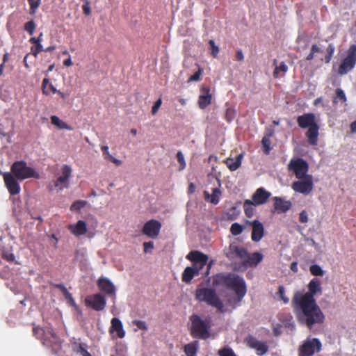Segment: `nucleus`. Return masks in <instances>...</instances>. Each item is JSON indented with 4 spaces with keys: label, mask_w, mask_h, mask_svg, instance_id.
Here are the masks:
<instances>
[{
    "label": "nucleus",
    "mask_w": 356,
    "mask_h": 356,
    "mask_svg": "<svg viewBox=\"0 0 356 356\" xmlns=\"http://www.w3.org/2000/svg\"><path fill=\"white\" fill-rule=\"evenodd\" d=\"M35 29V24L33 20H31L25 24L24 29L30 34L33 35Z\"/></svg>",
    "instance_id": "nucleus-41"
},
{
    "label": "nucleus",
    "mask_w": 356,
    "mask_h": 356,
    "mask_svg": "<svg viewBox=\"0 0 356 356\" xmlns=\"http://www.w3.org/2000/svg\"><path fill=\"white\" fill-rule=\"evenodd\" d=\"M110 333H116L118 337L122 339L125 337V331L121 321L118 318H113L111 322Z\"/></svg>",
    "instance_id": "nucleus-19"
},
{
    "label": "nucleus",
    "mask_w": 356,
    "mask_h": 356,
    "mask_svg": "<svg viewBox=\"0 0 356 356\" xmlns=\"http://www.w3.org/2000/svg\"><path fill=\"white\" fill-rule=\"evenodd\" d=\"M3 176L6 186L10 195L18 194L20 192V186L17 181V178L10 172H4Z\"/></svg>",
    "instance_id": "nucleus-13"
},
{
    "label": "nucleus",
    "mask_w": 356,
    "mask_h": 356,
    "mask_svg": "<svg viewBox=\"0 0 356 356\" xmlns=\"http://www.w3.org/2000/svg\"><path fill=\"white\" fill-rule=\"evenodd\" d=\"M68 180L62 176H60L56 181H54V187L59 188V190H63L65 187L67 186Z\"/></svg>",
    "instance_id": "nucleus-33"
},
{
    "label": "nucleus",
    "mask_w": 356,
    "mask_h": 356,
    "mask_svg": "<svg viewBox=\"0 0 356 356\" xmlns=\"http://www.w3.org/2000/svg\"><path fill=\"white\" fill-rule=\"evenodd\" d=\"M271 193L264 188H258L252 195V201L260 205L266 202Z\"/></svg>",
    "instance_id": "nucleus-17"
},
{
    "label": "nucleus",
    "mask_w": 356,
    "mask_h": 356,
    "mask_svg": "<svg viewBox=\"0 0 356 356\" xmlns=\"http://www.w3.org/2000/svg\"><path fill=\"white\" fill-rule=\"evenodd\" d=\"M334 51H335L334 45L333 44H330L326 49L327 54H329L330 56H333Z\"/></svg>",
    "instance_id": "nucleus-56"
},
{
    "label": "nucleus",
    "mask_w": 356,
    "mask_h": 356,
    "mask_svg": "<svg viewBox=\"0 0 356 356\" xmlns=\"http://www.w3.org/2000/svg\"><path fill=\"white\" fill-rule=\"evenodd\" d=\"M350 130L353 133H356V120L350 124Z\"/></svg>",
    "instance_id": "nucleus-61"
},
{
    "label": "nucleus",
    "mask_w": 356,
    "mask_h": 356,
    "mask_svg": "<svg viewBox=\"0 0 356 356\" xmlns=\"http://www.w3.org/2000/svg\"><path fill=\"white\" fill-rule=\"evenodd\" d=\"M309 291L305 294L296 293L293 302L298 319L311 327L314 324L322 323L324 316L313 297L315 293L321 291L319 282L315 280H312L309 284Z\"/></svg>",
    "instance_id": "nucleus-1"
},
{
    "label": "nucleus",
    "mask_w": 356,
    "mask_h": 356,
    "mask_svg": "<svg viewBox=\"0 0 356 356\" xmlns=\"http://www.w3.org/2000/svg\"><path fill=\"white\" fill-rule=\"evenodd\" d=\"M236 58L238 61H243L244 59L243 54L241 49L238 50L236 54Z\"/></svg>",
    "instance_id": "nucleus-57"
},
{
    "label": "nucleus",
    "mask_w": 356,
    "mask_h": 356,
    "mask_svg": "<svg viewBox=\"0 0 356 356\" xmlns=\"http://www.w3.org/2000/svg\"><path fill=\"white\" fill-rule=\"evenodd\" d=\"M321 343L318 339H307L300 347V356H311L320 351Z\"/></svg>",
    "instance_id": "nucleus-10"
},
{
    "label": "nucleus",
    "mask_w": 356,
    "mask_h": 356,
    "mask_svg": "<svg viewBox=\"0 0 356 356\" xmlns=\"http://www.w3.org/2000/svg\"><path fill=\"white\" fill-rule=\"evenodd\" d=\"M243 157V154H240L237 155L236 158H228L225 161V163L230 170L234 171L237 170L241 165Z\"/></svg>",
    "instance_id": "nucleus-22"
},
{
    "label": "nucleus",
    "mask_w": 356,
    "mask_h": 356,
    "mask_svg": "<svg viewBox=\"0 0 356 356\" xmlns=\"http://www.w3.org/2000/svg\"><path fill=\"white\" fill-rule=\"evenodd\" d=\"M132 323L134 325H136L137 326L138 329L143 330L144 331H146L148 329L147 325L146 324V323L145 321L135 320L132 322Z\"/></svg>",
    "instance_id": "nucleus-44"
},
{
    "label": "nucleus",
    "mask_w": 356,
    "mask_h": 356,
    "mask_svg": "<svg viewBox=\"0 0 356 356\" xmlns=\"http://www.w3.org/2000/svg\"><path fill=\"white\" fill-rule=\"evenodd\" d=\"M177 159L178 163H179V170H184L186 168V162L184 159V156L181 151H179L177 153Z\"/></svg>",
    "instance_id": "nucleus-40"
},
{
    "label": "nucleus",
    "mask_w": 356,
    "mask_h": 356,
    "mask_svg": "<svg viewBox=\"0 0 356 356\" xmlns=\"http://www.w3.org/2000/svg\"><path fill=\"white\" fill-rule=\"evenodd\" d=\"M49 84H50L49 80L48 79L45 78L43 79L42 87V92L45 95L49 94V90H47V86H49Z\"/></svg>",
    "instance_id": "nucleus-52"
},
{
    "label": "nucleus",
    "mask_w": 356,
    "mask_h": 356,
    "mask_svg": "<svg viewBox=\"0 0 356 356\" xmlns=\"http://www.w3.org/2000/svg\"><path fill=\"white\" fill-rule=\"evenodd\" d=\"M98 286L99 289L109 296H115V286L113 283L108 279L101 277L98 280Z\"/></svg>",
    "instance_id": "nucleus-18"
},
{
    "label": "nucleus",
    "mask_w": 356,
    "mask_h": 356,
    "mask_svg": "<svg viewBox=\"0 0 356 356\" xmlns=\"http://www.w3.org/2000/svg\"><path fill=\"white\" fill-rule=\"evenodd\" d=\"M243 228L240 224H232L230 231L234 235H238L241 234Z\"/></svg>",
    "instance_id": "nucleus-43"
},
{
    "label": "nucleus",
    "mask_w": 356,
    "mask_h": 356,
    "mask_svg": "<svg viewBox=\"0 0 356 356\" xmlns=\"http://www.w3.org/2000/svg\"><path fill=\"white\" fill-rule=\"evenodd\" d=\"M160 229V224H145L143 232L149 237L156 238L159 234Z\"/></svg>",
    "instance_id": "nucleus-21"
},
{
    "label": "nucleus",
    "mask_w": 356,
    "mask_h": 356,
    "mask_svg": "<svg viewBox=\"0 0 356 356\" xmlns=\"http://www.w3.org/2000/svg\"><path fill=\"white\" fill-rule=\"evenodd\" d=\"M225 254L230 259L239 261L243 264H244L245 260H247L248 258L246 250L235 243H230L229 248L225 250Z\"/></svg>",
    "instance_id": "nucleus-9"
},
{
    "label": "nucleus",
    "mask_w": 356,
    "mask_h": 356,
    "mask_svg": "<svg viewBox=\"0 0 356 356\" xmlns=\"http://www.w3.org/2000/svg\"><path fill=\"white\" fill-rule=\"evenodd\" d=\"M190 320L191 322V332L194 337L202 339L209 337L210 325L207 319H202L197 315H193Z\"/></svg>",
    "instance_id": "nucleus-5"
},
{
    "label": "nucleus",
    "mask_w": 356,
    "mask_h": 356,
    "mask_svg": "<svg viewBox=\"0 0 356 356\" xmlns=\"http://www.w3.org/2000/svg\"><path fill=\"white\" fill-rule=\"evenodd\" d=\"M195 297L198 300L205 302L221 312L225 311V305L212 289L200 286L196 290Z\"/></svg>",
    "instance_id": "nucleus-3"
},
{
    "label": "nucleus",
    "mask_w": 356,
    "mask_h": 356,
    "mask_svg": "<svg viewBox=\"0 0 356 356\" xmlns=\"http://www.w3.org/2000/svg\"><path fill=\"white\" fill-rule=\"evenodd\" d=\"M288 168L295 173L296 178L298 179H302L307 176H310L307 175L309 168L308 163L303 159H292L289 163Z\"/></svg>",
    "instance_id": "nucleus-8"
},
{
    "label": "nucleus",
    "mask_w": 356,
    "mask_h": 356,
    "mask_svg": "<svg viewBox=\"0 0 356 356\" xmlns=\"http://www.w3.org/2000/svg\"><path fill=\"white\" fill-rule=\"evenodd\" d=\"M201 74H202V70L200 68L197 72H195L189 78L188 81H199Z\"/></svg>",
    "instance_id": "nucleus-51"
},
{
    "label": "nucleus",
    "mask_w": 356,
    "mask_h": 356,
    "mask_svg": "<svg viewBox=\"0 0 356 356\" xmlns=\"http://www.w3.org/2000/svg\"><path fill=\"white\" fill-rule=\"evenodd\" d=\"M310 271L314 275L316 276H323L324 275V271L318 265H312L310 266Z\"/></svg>",
    "instance_id": "nucleus-38"
},
{
    "label": "nucleus",
    "mask_w": 356,
    "mask_h": 356,
    "mask_svg": "<svg viewBox=\"0 0 356 356\" xmlns=\"http://www.w3.org/2000/svg\"><path fill=\"white\" fill-rule=\"evenodd\" d=\"M209 44H210L211 48V54L213 56H216L219 52L218 47L215 44V42L213 40H210Z\"/></svg>",
    "instance_id": "nucleus-48"
},
{
    "label": "nucleus",
    "mask_w": 356,
    "mask_h": 356,
    "mask_svg": "<svg viewBox=\"0 0 356 356\" xmlns=\"http://www.w3.org/2000/svg\"><path fill=\"white\" fill-rule=\"evenodd\" d=\"M220 356H236L229 348H225L219 351Z\"/></svg>",
    "instance_id": "nucleus-45"
},
{
    "label": "nucleus",
    "mask_w": 356,
    "mask_h": 356,
    "mask_svg": "<svg viewBox=\"0 0 356 356\" xmlns=\"http://www.w3.org/2000/svg\"><path fill=\"white\" fill-rule=\"evenodd\" d=\"M246 343L248 347L256 350L257 355L262 356L268 351V346L266 342L259 341L253 337H248L246 339Z\"/></svg>",
    "instance_id": "nucleus-15"
},
{
    "label": "nucleus",
    "mask_w": 356,
    "mask_h": 356,
    "mask_svg": "<svg viewBox=\"0 0 356 356\" xmlns=\"http://www.w3.org/2000/svg\"><path fill=\"white\" fill-rule=\"evenodd\" d=\"M162 104V100L161 98L158 99L154 104L152 108V113L153 115H155L156 112L158 111L159 108H160L161 105Z\"/></svg>",
    "instance_id": "nucleus-49"
},
{
    "label": "nucleus",
    "mask_w": 356,
    "mask_h": 356,
    "mask_svg": "<svg viewBox=\"0 0 356 356\" xmlns=\"http://www.w3.org/2000/svg\"><path fill=\"white\" fill-rule=\"evenodd\" d=\"M257 206H258V204H256V203L252 202L251 200H246L244 202L243 209L245 216L248 218H250L254 216Z\"/></svg>",
    "instance_id": "nucleus-25"
},
{
    "label": "nucleus",
    "mask_w": 356,
    "mask_h": 356,
    "mask_svg": "<svg viewBox=\"0 0 356 356\" xmlns=\"http://www.w3.org/2000/svg\"><path fill=\"white\" fill-rule=\"evenodd\" d=\"M356 64V44H352L349 47L347 56L341 61L338 73L340 75H345L350 72L355 66Z\"/></svg>",
    "instance_id": "nucleus-7"
},
{
    "label": "nucleus",
    "mask_w": 356,
    "mask_h": 356,
    "mask_svg": "<svg viewBox=\"0 0 356 356\" xmlns=\"http://www.w3.org/2000/svg\"><path fill=\"white\" fill-rule=\"evenodd\" d=\"M347 99L344 91L341 88H337L335 90V96L333 99L334 104H337L339 101L346 103Z\"/></svg>",
    "instance_id": "nucleus-30"
},
{
    "label": "nucleus",
    "mask_w": 356,
    "mask_h": 356,
    "mask_svg": "<svg viewBox=\"0 0 356 356\" xmlns=\"http://www.w3.org/2000/svg\"><path fill=\"white\" fill-rule=\"evenodd\" d=\"M85 302L87 306L91 307L95 310L101 311L105 307L106 300L101 294H95L86 298Z\"/></svg>",
    "instance_id": "nucleus-14"
},
{
    "label": "nucleus",
    "mask_w": 356,
    "mask_h": 356,
    "mask_svg": "<svg viewBox=\"0 0 356 356\" xmlns=\"http://www.w3.org/2000/svg\"><path fill=\"white\" fill-rule=\"evenodd\" d=\"M277 298L282 300L284 303H288L289 300L284 295V289L283 286H279L278 292L277 293Z\"/></svg>",
    "instance_id": "nucleus-39"
},
{
    "label": "nucleus",
    "mask_w": 356,
    "mask_h": 356,
    "mask_svg": "<svg viewBox=\"0 0 356 356\" xmlns=\"http://www.w3.org/2000/svg\"><path fill=\"white\" fill-rule=\"evenodd\" d=\"M10 173L19 180H24L30 177H39V175L32 168L29 167L24 161L14 162L11 166Z\"/></svg>",
    "instance_id": "nucleus-6"
},
{
    "label": "nucleus",
    "mask_w": 356,
    "mask_h": 356,
    "mask_svg": "<svg viewBox=\"0 0 356 356\" xmlns=\"http://www.w3.org/2000/svg\"><path fill=\"white\" fill-rule=\"evenodd\" d=\"M101 149L103 152L104 159H107V160H110L113 156L111 154H110V153L108 152V147L106 145H103V146H102Z\"/></svg>",
    "instance_id": "nucleus-50"
},
{
    "label": "nucleus",
    "mask_w": 356,
    "mask_h": 356,
    "mask_svg": "<svg viewBox=\"0 0 356 356\" xmlns=\"http://www.w3.org/2000/svg\"><path fill=\"white\" fill-rule=\"evenodd\" d=\"M292 188L298 193L308 195L313 189V177L307 176L302 179L294 181Z\"/></svg>",
    "instance_id": "nucleus-12"
},
{
    "label": "nucleus",
    "mask_w": 356,
    "mask_h": 356,
    "mask_svg": "<svg viewBox=\"0 0 356 356\" xmlns=\"http://www.w3.org/2000/svg\"><path fill=\"white\" fill-rule=\"evenodd\" d=\"M109 161H111V162L115 163L116 165H120L122 164V161L120 160L114 158L113 156H112Z\"/></svg>",
    "instance_id": "nucleus-59"
},
{
    "label": "nucleus",
    "mask_w": 356,
    "mask_h": 356,
    "mask_svg": "<svg viewBox=\"0 0 356 356\" xmlns=\"http://www.w3.org/2000/svg\"><path fill=\"white\" fill-rule=\"evenodd\" d=\"M240 213V209L238 207L234 206L228 209L226 212L227 218L229 220H234Z\"/></svg>",
    "instance_id": "nucleus-31"
},
{
    "label": "nucleus",
    "mask_w": 356,
    "mask_h": 356,
    "mask_svg": "<svg viewBox=\"0 0 356 356\" xmlns=\"http://www.w3.org/2000/svg\"><path fill=\"white\" fill-rule=\"evenodd\" d=\"M4 257L8 261L14 260V255L11 253H6V254H4Z\"/></svg>",
    "instance_id": "nucleus-60"
},
{
    "label": "nucleus",
    "mask_w": 356,
    "mask_h": 356,
    "mask_svg": "<svg viewBox=\"0 0 356 356\" xmlns=\"http://www.w3.org/2000/svg\"><path fill=\"white\" fill-rule=\"evenodd\" d=\"M297 122L302 129H307L305 135L311 145H316L318 143L319 126L316 122L315 115L312 113H305L297 118Z\"/></svg>",
    "instance_id": "nucleus-2"
},
{
    "label": "nucleus",
    "mask_w": 356,
    "mask_h": 356,
    "mask_svg": "<svg viewBox=\"0 0 356 356\" xmlns=\"http://www.w3.org/2000/svg\"><path fill=\"white\" fill-rule=\"evenodd\" d=\"M308 220V215L305 211H302L300 213V222H307Z\"/></svg>",
    "instance_id": "nucleus-54"
},
{
    "label": "nucleus",
    "mask_w": 356,
    "mask_h": 356,
    "mask_svg": "<svg viewBox=\"0 0 356 356\" xmlns=\"http://www.w3.org/2000/svg\"><path fill=\"white\" fill-rule=\"evenodd\" d=\"M88 204V202L85 200H77L75 201L71 206V210L74 211H81L86 205Z\"/></svg>",
    "instance_id": "nucleus-35"
},
{
    "label": "nucleus",
    "mask_w": 356,
    "mask_h": 356,
    "mask_svg": "<svg viewBox=\"0 0 356 356\" xmlns=\"http://www.w3.org/2000/svg\"><path fill=\"white\" fill-rule=\"evenodd\" d=\"M184 350L188 356H193L196 352V342L186 345Z\"/></svg>",
    "instance_id": "nucleus-36"
},
{
    "label": "nucleus",
    "mask_w": 356,
    "mask_h": 356,
    "mask_svg": "<svg viewBox=\"0 0 356 356\" xmlns=\"http://www.w3.org/2000/svg\"><path fill=\"white\" fill-rule=\"evenodd\" d=\"M72 172V168L70 166L67 165H64L62 168V177L65 178L66 179H69Z\"/></svg>",
    "instance_id": "nucleus-42"
},
{
    "label": "nucleus",
    "mask_w": 356,
    "mask_h": 356,
    "mask_svg": "<svg viewBox=\"0 0 356 356\" xmlns=\"http://www.w3.org/2000/svg\"><path fill=\"white\" fill-rule=\"evenodd\" d=\"M273 200L274 201V209L277 213H285L289 210L292 206L291 201L286 200L283 197H274Z\"/></svg>",
    "instance_id": "nucleus-16"
},
{
    "label": "nucleus",
    "mask_w": 356,
    "mask_h": 356,
    "mask_svg": "<svg viewBox=\"0 0 356 356\" xmlns=\"http://www.w3.org/2000/svg\"><path fill=\"white\" fill-rule=\"evenodd\" d=\"M69 229L76 236L83 234L86 232V224H70Z\"/></svg>",
    "instance_id": "nucleus-28"
},
{
    "label": "nucleus",
    "mask_w": 356,
    "mask_h": 356,
    "mask_svg": "<svg viewBox=\"0 0 356 356\" xmlns=\"http://www.w3.org/2000/svg\"><path fill=\"white\" fill-rule=\"evenodd\" d=\"M227 284L229 285L235 291L234 298H227V305H234L240 302L246 293V287L244 280L238 276L229 275Z\"/></svg>",
    "instance_id": "nucleus-4"
},
{
    "label": "nucleus",
    "mask_w": 356,
    "mask_h": 356,
    "mask_svg": "<svg viewBox=\"0 0 356 356\" xmlns=\"http://www.w3.org/2000/svg\"><path fill=\"white\" fill-rule=\"evenodd\" d=\"M82 9H83V13L85 15H89L90 14L91 10L89 6V3L87 0H86V3L82 5Z\"/></svg>",
    "instance_id": "nucleus-53"
},
{
    "label": "nucleus",
    "mask_w": 356,
    "mask_h": 356,
    "mask_svg": "<svg viewBox=\"0 0 356 356\" xmlns=\"http://www.w3.org/2000/svg\"><path fill=\"white\" fill-rule=\"evenodd\" d=\"M60 288L65 296L67 303L72 305L76 310L78 309L77 305H76L72 295L67 291V290L63 286H60Z\"/></svg>",
    "instance_id": "nucleus-32"
},
{
    "label": "nucleus",
    "mask_w": 356,
    "mask_h": 356,
    "mask_svg": "<svg viewBox=\"0 0 356 356\" xmlns=\"http://www.w3.org/2000/svg\"><path fill=\"white\" fill-rule=\"evenodd\" d=\"M195 187L194 184L191 183L189 184V187H188V193H191V194L193 193L194 191H195Z\"/></svg>",
    "instance_id": "nucleus-64"
},
{
    "label": "nucleus",
    "mask_w": 356,
    "mask_h": 356,
    "mask_svg": "<svg viewBox=\"0 0 356 356\" xmlns=\"http://www.w3.org/2000/svg\"><path fill=\"white\" fill-rule=\"evenodd\" d=\"M311 51L314 53L322 52V50L320 47H318L316 44H313L311 47Z\"/></svg>",
    "instance_id": "nucleus-58"
},
{
    "label": "nucleus",
    "mask_w": 356,
    "mask_h": 356,
    "mask_svg": "<svg viewBox=\"0 0 356 356\" xmlns=\"http://www.w3.org/2000/svg\"><path fill=\"white\" fill-rule=\"evenodd\" d=\"M263 259V255L259 252H255L252 255L248 254L247 260H245V265L256 266Z\"/></svg>",
    "instance_id": "nucleus-27"
},
{
    "label": "nucleus",
    "mask_w": 356,
    "mask_h": 356,
    "mask_svg": "<svg viewBox=\"0 0 356 356\" xmlns=\"http://www.w3.org/2000/svg\"><path fill=\"white\" fill-rule=\"evenodd\" d=\"M76 351L79 353H80L81 355H82L83 356V353L85 352H88L86 350H85L83 347H81V346H79L77 348V349L76 350Z\"/></svg>",
    "instance_id": "nucleus-63"
},
{
    "label": "nucleus",
    "mask_w": 356,
    "mask_h": 356,
    "mask_svg": "<svg viewBox=\"0 0 356 356\" xmlns=\"http://www.w3.org/2000/svg\"><path fill=\"white\" fill-rule=\"evenodd\" d=\"M199 271L193 266L186 267L182 273V280L184 282H190L194 276L197 275Z\"/></svg>",
    "instance_id": "nucleus-24"
},
{
    "label": "nucleus",
    "mask_w": 356,
    "mask_h": 356,
    "mask_svg": "<svg viewBox=\"0 0 356 356\" xmlns=\"http://www.w3.org/2000/svg\"><path fill=\"white\" fill-rule=\"evenodd\" d=\"M186 258L193 263L192 266L199 272L207 264L209 260V257L200 251H191L186 255Z\"/></svg>",
    "instance_id": "nucleus-11"
},
{
    "label": "nucleus",
    "mask_w": 356,
    "mask_h": 356,
    "mask_svg": "<svg viewBox=\"0 0 356 356\" xmlns=\"http://www.w3.org/2000/svg\"><path fill=\"white\" fill-rule=\"evenodd\" d=\"M35 49L39 52L44 50L40 42L35 44Z\"/></svg>",
    "instance_id": "nucleus-62"
},
{
    "label": "nucleus",
    "mask_w": 356,
    "mask_h": 356,
    "mask_svg": "<svg viewBox=\"0 0 356 356\" xmlns=\"http://www.w3.org/2000/svg\"><path fill=\"white\" fill-rule=\"evenodd\" d=\"M143 245H144V251L145 252H150L154 247L153 243H152V242L144 243Z\"/></svg>",
    "instance_id": "nucleus-55"
},
{
    "label": "nucleus",
    "mask_w": 356,
    "mask_h": 356,
    "mask_svg": "<svg viewBox=\"0 0 356 356\" xmlns=\"http://www.w3.org/2000/svg\"><path fill=\"white\" fill-rule=\"evenodd\" d=\"M287 70H288L287 65L284 62H281L280 65L276 67L274 70V72H273L274 76L278 77L280 76V74H279L280 72H282L285 73L287 71Z\"/></svg>",
    "instance_id": "nucleus-37"
},
{
    "label": "nucleus",
    "mask_w": 356,
    "mask_h": 356,
    "mask_svg": "<svg viewBox=\"0 0 356 356\" xmlns=\"http://www.w3.org/2000/svg\"><path fill=\"white\" fill-rule=\"evenodd\" d=\"M264 152L266 154H268L270 152V140L268 136H265L261 140Z\"/></svg>",
    "instance_id": "nucleus-34"
},
{
    "label": "nucleus",
    "mask_w": 356,
    "mask_h": 356,
    "mask_svg": "<svg viewBox=\"0 0 356 356\" xmlns=\"http://www.w3.org/2000/svg\"><path fill=\"white\" fill-rule=\"evenodd\" d=\"M211 95L208 88H203L199 97L198 104L200 108L204 109L211 104Z\"/></svg>",
    "instance_id": "nucleus-20"
},
{
    "label": "nucleus",
    "mask_w": 356,
    "mask_h": 356,
    "mask_svg": "<svg viewBox=\"0 0 356 356\" xmlns=\"http://www.w3.org/2000/svg\"><path fill=\"white\" fill-rule=\"evenodd\" d=\"M51 122L60 129L71 130L72 128L67 124L62 121L58 117L52 115L51 117Z\"/></svg>",
    "instance_id": "nucleus-29"
},
{
    "label": "nucleus",
    "mask_w": 356,
    "mask_h": 356,
    "mask_svg": "<svg viewBox=\"0 0 356 356\" xmlns=\"http://www.w3.org/2000/svg\"><path fill=\"white\" fill-rule=\"evenodd\" d=\"M221 192L218 188H212V193L209 194L208 191L204 192V199L213 204H217L219 202V196Z\"/></svg>",
    "instance_id": "nucleus-23"
},
{
    "label": "nucleus",
    "mask_w": 356,
    "mask_h": 356,
    "mask_svg": "<svg viewBox=\"0 0 356 356\" xmlns=\"http://www.w3.org/2000/svg\"><path fill=\"white\" fill-rule=\"evenodd\" d=\"M40 3L41 0H33V1L29 2L31 14H34L35 13L36 9L40 6Z\"/></svg>",
    "instance_id": "nucleus-46"
},
{
    "label": "nucleus",
    "mask_w": 356,
    "mask_h": 356,
    "mask_svg": "<svg viewBox=\"0 0 356 356\" xmlns=\"http://www.w3.org/2000/svg\"><path fill=\"white\" fill-rule=\"evenodd\" d=\"M264 236V227L262 224H253L252 239L254 241H259Z\"/></svg>",
    "instance_id": "nucleus-26"
},
{
    "label": "nucleus",
    "mask_w": 356,
    "mask_h": 356,
    "mask_svg": "<svg viewBox=\"0 0 356 356\" xmlns=\"http://www.w3.org/2000/svg\"><path fill=\"white\" fill-rule=\"evenodd\" d=\"M234 111L232 108H227L225 113V118L227 122H232L234 118Z\"/></svg>",
    "instance_id": "nucleus-47"
}]
</instances>
